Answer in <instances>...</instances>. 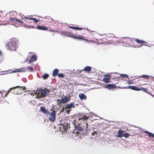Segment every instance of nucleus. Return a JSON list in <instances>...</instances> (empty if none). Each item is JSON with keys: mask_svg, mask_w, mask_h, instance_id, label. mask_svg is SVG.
Here are the masks:
<instances>
[{"mask_svg": "<svg viewBox=\"0 0 154 154\" xmlns=\"http://www.w3.org/2000/svg\"><path fill=\"white\" fill-rule=\"evenodd\" d=\"M127 88H130L131 90H134L136 91H140V88H137V87L134 86H130Z\"/></svg>", "mask_w": 154, "mask_h": 154, "instance_id": "obj_15", "label": "nucleus"}, {"mask_svg": "<svg viewBox=\"0 0 154 154\" xmlns=\"http://www.w3.org/2000/svg\"><path fill=\"white\" fill-rule=\"evenodd\" d=\"M41 111L46 115H49L50 112L48 111V110L45 109L44 106H41L40 107Z\"/></svg>", "mask_w": 154, "mask_h": 154, "instance_id": "obj_11", "label": "nucleus"}, {"mask_svg": "<svg viewBox=\"0 0 154 154\" xmlns=\"http://www.w3.org/2000/svg\"><path fill=\"white\" fill-rule=\"evenodd\" d=\"M59 77L61 78H63L64 77V75L63 73L58 74L57 75Z\"/></svg>", "mask_w": 154, "mask_h": 154, "instance_id": "obj_29", "label": "nucleus"}, {"mask_svg": "<svg viewBox=\"0 0 154 154\" xmlns=\"http://www.w3.org/2000/svg\"><path fill=\"white\" fill-rule=\"evenodd\" d=\"M26 89V87L25 86H17L10 88L8 91L7 92V94L6 96L11 91L13 90V92L15 94H21Z\"/></svg>", "mask_w": 154, "mask_h": 154, "instance_id": "obj_4", "label": "nucleus"}, {"mask_svg": "<svg viewBox=\"0 0 154 154\" xmlns=\"http://www.w3.org/2000/svg\"><path fill=\"white\" fill-rule=\"evenodd\" d=\"M2 55V52L1 51H0V55Z\"/></svg>", "mask_w": 154, "mask_h": 154, "instance_id": "obj_40", "label": "nucleus"}, {"mask_svg": "<svg viewBox=\"0 0 154 154\" xmlns=\"http://www.w3.org/2000/svg\"><path fill=\"white\" fill-rule=\"evenodd\" d=\"M124 131L119 130L118 131V135L117 136V137L121 138L123 137Z\"/></svg>", "mask_w": 154, "mask_h": 154, "instance_id": "obj_13", "label": "nucleus"}, {"mask_svg": "<svg viewBox=\"0 0 154 154\" xmlns=\"http://www.w3.org/2000/svg\"><path fill=\"white\" fill-rule=\"evenodd\" d=\"M59 72V70L57 69H55L52 73V75L53 77H55L58 74Z\"/></svg>", "mask_w": 154, "mask_h": 154, "instance_id": "obj_18", "label": "nucleus"}, {"mask_svg": "<svg viewBox=\"0 0 154 154\" xmlns=\"http://www.w3.org/2000/svg\"><path fill=\"white\" fill-rule=\"evenodd\" d=\"M144 133L147 134L150 137L154 138V134L151 132H149L147 131H144Z\"/></svg>", "mask_w": 154, "mask_h": 154, "instance_id": "obj_24", "label": "nucleus"}, {"mask_svg": "<svg viewBox=\"0 0 154 154\" xmlns=\"http://www.w3.org/2000/svg\"><path fill=\"white\" fill-rule=\"evenodd\" d=\"M140 78H143L144 79L148 80L150 78H152V76H149L148 75H142L140 76Z\"/></svg>", "mask_w": 154, "mask_h": 154, "instance_id": "obj_22", "label": "nucleus"}, {"mask_svg": "<svg viewBox=\"0 0 154 154\" xmlns=\"http://www.w3.org/2000/svg\"><path fill=\"white\" fill-rule=\"evenodd\" d=\"M134 40L137 43L141 44V45L139 47H140L143 45H145V44H147L146 42L142 40L125 37L123 38H122L121 42L122 43L123 45H130L132 44L133 41H134Z\"/></svg>", "mask_w": 154, "mask_h": 154, "instance_id": "obj_2", "label": "nucleus"}, {"mask_svg": "<svg viewBox=\"0 0 154 154\" xmlns=\"http://www.w3.org/2000/svg\"><path fill=\"white\" fill-rule=\"evenodd\" d=\"M38 94L40 95L39 97H45L47 95V94L50 91V90L46 89L45 88H39L38 89Z\"/></svg>", "mask_w": 154, "mask_h": 154, "instance_id": "obj_6", "label": "nucleus"}, {"mask_svg": "<svg viewBox=\"0 0 154 154\" xmlns=\"http://www.w3.org/2000/svg\"><path fill=\"white\" fill-rule=\"evenodd\" d=\"M130 136V134L128 133H124V134L123 137L125 138H128Z\"/></svg>", "mask_w": 154, "mask_h": 154, "instance_id": "obj_28", "label": "nucleus"}, {"mask_svg": "<svg viewBox=\"0 0 154 154\" xmlns=\"http://www.w3.org/2000/svg\"><path fill=\"white\" fill-rule=\"evenodd\" d=\"M10 21L14 23H16V22H18L19 23L22 24L23 23V21L20 20L19 19H16L14 18H10Z\"/></svg>", "mask_w": 154, "mask_h": 154, "instance_id": "obj_14", "label": "nucleus"}, {"mask_svg": "<svg viewBox=\"0 0 154 154\" xmlns=\"http://www.w3.org/2000/svg\"><path fill=\"white\" fill-rule=\"evenodd\" d=\"M70 100V98L68 97H65L64 98L61 99H58L57 100V102H58V105H61L62 103H64L68 102Z\"/></svg>", "mask_w": 154, "mask_h": 154, "instance_id": "obj_7", "label": "nucleus"}, {"mask_svg": "<svg viewBox=\"0 0 154 154\" xmlns=\"http://www.w3.org/2000/svg\"><path fill=\"white\" fill-rule=\"evenodd\" d=\"M153 141H154V140H153Z\"/></svg>", "mask_w": 154, "mask_h": 154, "instance_id": "obj_43", "label": "nucleus"}, {"mask_svg": "<svg viewBox=\"0 0 154 154\" xmlns=\"http://www.w3.org/2000/svg\"><path fill=\"white\" fill-rule=\"evenodd\" d=\"M2 93V92L1 91H0V94H1Z\"/></svg>", "mask_w": 154, "mask_h": 154, "instance_id": "obj_41", "label": "nucleus"}, {"mask_svg": "<svg viewBox=\"0 0 154 154\" xmlns=\"http://www.w3.org/2000/svg\"><path fill=\"white\" fill-rule=\"evenodd\" d=\"M49 119L50 121L53 122L55 119L56 112L54 110H53L52 112L49 113Z\"/></svg>", "mask_w": 154, "mask_h": 154, "instance_id": "obj_8", "label": "nucleus"}, {"mask_svg": "<svg viewBox=\"0 0 154 154\" xmlns=\"http://www.w3.org/2000/svg\"><path fill=\"white\" fill-rule=\"evenodd\" d=\"M79 97L81 100H85L86 96L83 94L80 93L79 94Z\"/></svg>", "mask_w": 154, "mask_h": 154, "instance_id": "obj_20", "label": "nucleus"}, {"mask_svg": "<svg viewBox=\"0 0 154 154\" xmlns=\"http://www.w3.org/2000/svg\"><path fill=\"white\" fill-rule=\"evenodd\" d=\"M128 84H133V83L132 82H128Z\"/></svg>", "mask_w": 154, "mask_h": 154, "instance_id": "obj_39", "label": "nucleus"}, {"mask_svg": "<svg viewBox=\"0 0 154 154\" xmlns=\"http://www.w3.org/2000/svg\"><path fill=\"white\" fill-rule=\"evenodd\" d=\"M30 20H33L34 23H37L39 21V20L34 18H32L30 19Z\"/></svg>", "mask_w": 154, "mask_h": 154, "instance_id": "obj_26", "label": "nucleus"}, {"mask_svg": "<svg viewBox=\"0 0 154 154\" xmlns=\"http://www.w3.org/2000/svg\"><path fill=\"white\" fill-rule=\"evenodd\" d=\"M24 18L26 19L30 20V19L32 18V17H24Z\"/></svg>", "mask_w": 154, "mask_h": 154, "instance_id": "obj_35", "label": "nucleus"}, {"mask_svg": "<svg viewBox=\"0 0 154 154\" xmlns=\"http://www.w3.org/2000/svg\"><path fill=\"white\" fill-rule=\"evenodd\" d=\"M25 71L24 70H23V68H20V69H18L16 70V71H15L14 72H25Z\"/></svg>", "mask_w": 154, "mask_h": 154, "instance_id": "obj_27", "label": "nucleus"}, {"mask_svg": "<svg viewBox=\"0 0 154 154\" xmlns=\"http://www.w3.org/2000/svg\"><path fill=\"white\" fill-rule=\"evenodd\" d=\"M110 78L111 76L109 74L106 75H105V78L102 81L105 83H108L110 82Z\"/></svg>", "mask_w": 154, "mask_h": 154, "instance_id": "obj_9", "label": "nucleus"}, {"mask_svg": "<svg viewBox=\"0 0 154 154\" xmlns=\"http://www.w3.org/2000/svg\"><path fill=\"white\" fill-rule=\"evenodd\" d=\"M37 59V56L36 55H33L30 59L29 63L32 62L36 61Z\"/></svg>", "mask_w": 154, "mask_h": 154, "instance_id": "obj_17", "label": "nucleus"}, {"mask_svg": "<svg viewBox=\"0 0 154 154\" xmlns=\"http://www.w3.org/2000/svg\"><path fill=\"white\" fill-rule=\"evenodd\" d=\"M72 107H75L74 104L73 103H71L69 104H67L65 107L67 109H70Z\"/></svg>", "mask_w": 154, "mask_h": 154, "instance_id": "obj_19", "label": "nucleus"}, {"mask_svg": "<svg viewBox=\"0 0 154 154\" xmlns=\"http://www.w3.org/2000/svg\"><path fill=\"white\" fill-rule=\"evenodd\" d=\"M91 67L90 66H86L83 69V71L88 72L91 70Z\"/></svg>", "mask_w": 154, "mask_h": 154, "instance_id": "obj_21", "label": "nucleus"}, {"mask_svg": "<svg viewBox=\"0 0 154 154\" xmlns=\"http://www.w3.org/2000/svg\"><path fill=\"white\" fill-rule=\"evenodd\" d=\"M97 133L96 131H94L91 133V135L92 136H94L95 134H97Z\"/></svg>", "mask_w": 154, "mask_h": 154, "instance_id": "obj_34", "label": "nucleus"}, {"mask_svg": "<svg viewBox=\"0 0 154 154\" xmlns=\"http://www.w3.org/2000/svg\"><path fill=\"white\" fill-rule=\"evenodd\" d=\"M50 32H55V30L53 29H50L49 30Z\"/></svg>", "mask_w": 154, "mask_h": 154, "instance_id": "obj_37", "label": "nucleus"}, {"mask_svg": "<svg viewBox=\"0 0 154 154\" xmlns=\"http://www.w3.org/2000/svg\"><path fill=\"white\" fill-rule=\"evenodd\" d=\"M120 76L122 78H128V75L126 74H121L120 75Z\"/></svg>", "mask_w": 154, "mask_h": 154, "instance_id": "obj_31", "label": "nucleus"}, {"mask_svg": "<svg viewBox=\"0 0 154 154\" xmlns=\"http://www.w3.org/2000/svg\"><path fill=\"white\" fill-rule=\"evenodd\" d=\"M86 127H83V128L80 126H76V128L78 131L76 132V134L77 136H78V134H84L85 132H86L87 131V128H88V125L87 123L86 124Z\"/></svg>", "mask_w": 154, "mask_h": 154, "instance_id": "obj_5", "label": "nucleus"}, {"mask_svg": "<svg viewBox=\"0 0 154 154\" xmlns=\"http://www.w3.org/2000/svg\"><path fill=\"white\" fill-rule=\"evenodd\" d=\"M69 27L71 29H75V30H82L83 29H85V28H81V27H77L75 26H69Z\"/></svg>", "mask_w": 154, "mask_h": 154, "instance_id": "obj_23", "label": "nucleus"}, {"mask_svg": "<svg viewBox=\"0 0 154 154\" xmlns=\"http://www.w3.org/2000/svg\"><path fill=\"white\" fill-rule=\"evenodd\" d=\"M36 29H38L43 30L44 31L47 30L48 28L43 26H40L38 25L36 27Z\"/></svg>", "mask_w": 154, "mask_h": 154, "instance_id": "obj_16", "label": "nucleus"}, {"mask_svg": "<svg viewBox=\"0 0 154 154\" xmlns=\"http://www.w3.org/2000/svg\"><path fill=\"white\" fill-rule=\"evenodd\" d=\"M17 42L18 41L16 38H13L9 42L7 43L6 46L8 50L11 51H16V48L18 47Z\"/></svg>", "mask_w": 154, "mask_h": 154, "instance_id": "obj_3", "label": "nucleus"}, {"mask_svg": "<svg viewBox=\"0 0 154 154\" xmlns=\"http://www.w3.org/2000/svg\"><path fill=\"white\" fill-rule=\"evenodd\" d=\"M90 116H87L86 115H82L80 116L78 120H81L84 121L87 120L88 119L90 118Z\"/></svg>", "mask_w": 154, "mask_h": 154, "instance_id": "obj_10", "label": "nucleus"}, {"mask_svg": "<svg viewBox=\"0 0 154 154\" xmlns=\"http://www.w3.org/2000/svg\"><path fill=\"white\" fill-rule=\"evenodd\" d=\"M74 125H75V123H74Z\"/></svg>", "mask_w": 154, "mask_h": 154, "instance_id": "obj_42", "label": "nucleus"}, {"mask_svg": "<svg viewBox=\"0 0 154 154\" xmlns=\"http://www.w3.org/2000/svg\"><path fill=\"white\" fill-rule=\"evenodd\" d=\"M140 81H141V80L140 79H139V83L140 84V85H144L145 84H141V83L140 82Z\"/></svg>", "mask_w": 154, "mask_h": 154, "instance_id": "obj_36", "label": "nucleus"}, {"mask_svg": "<svg viewBox=\"0 0 154 154\" xmlns=\"http://www.w3.org/2000/svg\"><path fill=\"white\" fill-rule=\"evenodd\" d=\"M140 89H141L140 91L142 90L146 92H147L148 91L146 88L143 87L141 88H140Z\"/></svg>", "mask_w": 154, "mask_h": 154, "instance_id": "obj_30", "label": "nucleus"}, {"mask_svg": "<svg viewBox=\"0 0 154 154\" xmlns=\"http://www.w3.org/2000/svg\"><path fill=\"white\" fill-rule=\"evenodd\" d=\"M27 69L29 70L31 72H33V68L31 67L28 66L27 67Z\"/></svg>", "mask_w": 154, "mask_h": 154, "instance_id": "obj_32", "label": "nucleus"}, {"mask_svg": "<svg viewBox=\"0 0 154 154\" xmlns=\"http://www.w3.org/2000/svg\"><path fill=\"white\" fill-rule=\"evenodd\" d=\"M68 35H67L69 36H70L74 39H77L78 40H85L86 42H96L98 38L97 36H98L99 35L98 33L94 32L90 34V38L91 39L88 40V39L86 38H83L84 36L82 35H79L77 34L74 35V34H72L71 32H68ZM85 38H86L85 37Z\"/></svg>", "mask_w": 154, "mask_h": 154, "instance_id": "obj_1", "label": "nucleus"}, {"mask_svg": "<svg viewBox=\"0 0 154 154\" xmlns=\"http://www.w3.org/2000/svg\"><path fill=\"white\" fill-rule=\"evenodd\" d=\"M116 86L115 84H109L107 85L105 87V88H107L109 89H114L116 88Z\"/></svg>", "mask_w": 154, "mask_h": 154, "instance_id": "obj_12", "label": "nucleus"}, {"mask_svg": "<svg viewBox=\"0 0 154 154\" xmlns=\"http://www.w3.org/2000/svg\"><path fill=\"white\" fill-rule=\"evenodd\" d=\"M66 112L67 113V114H69V113L70 112V110H67L66 111Z\"/></svg>", "mask_w": 154, "mask_h": 154, "instance_id": "obj_38", "label": "nucleus"}, {"mask_svg": "<svg viewBox=\"0 0 154 154\" xmlns=\"http://www.w3.org/2000/svg\"><path fill=\"white\" fill-rule=\"evenodd\" d=\"M49 76V75L47 74H45L42 76V78L44 79H47Z\"/></svg>", "mask_w": 154, "mask_h": 154, "instance_id": "obj_25", "label": "nucleus"}, {"mask_svg": "<svg viewBox=\"0 0 154 154\" xmlns=\"http://www.w3.org/2000/svg\"><path fill=\"white\" fill-rule=\"evenodd\" d=\"M83 70H78L76 71H75V73L77 74H79Z\"/></svg>", "mask_w": 154, "mask_h": 154, "instance_id": "obj_33", "label": "nucleus"}]
</instances>
